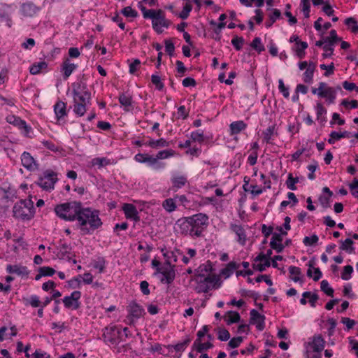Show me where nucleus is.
<instances>
[{
    "label": "nucleus",
    "instance_id": "obj_19",
    "mask_svg": "<svg viewBox=\"0 0 358 358\" xmlns=\"http://www.w3.org/2000/svg\"><path fill=\"white\" fill-rule=\"evenodd\" d=\"M171 181L173 185L171 189L173 192H176L178 189L182 188L186 185L187 182V179L185 176L176 175L171 178Z\"/></svg>",
    "mask_w": 358,
    "mask_h": 358
},
{
    "label": "nucleus",
    "instance_id": "obj_32",
    "mask_svg": "<svg viewBox=\"0 0 358 358\" xmlns=\"http://www.w3.org/2000/svg\"><path fill=\"white\" fill-rule=\"evenodd\" d=\"M145 144L152 148H164V147H168L169 145V143L167 142L164 138H159L158 140L151 139L148 142L145 143Z\"/></svg>",
    "mask_w": 358,
    "mask_h": 358
},
{
    "label": "nucleus",
    "instance_id": "obj_44",
    "mask_svg": "<svg viewBox=\"0 0 358 358\" xmlns=\"http://www.w3.org/2000/svg\"><path fill=\"white\" fill-rule=\"evenodd\" d=\"M251 47L257 51L259 53L264 51V46L262 44L261 38L259 37H255L250 44Z\"/></svg>",
    "mask_w": 358,
    "mask_h": 358
},
{
    "label": "nucleus",
    "instance_id": "obj_12",
    "mask_svg": "<svg viewBox=\"0 0 358 358\" xmlns=\"http://www.w3.org/2000/svg\"><path fill=\"white\" fill-rule=\"evenodd\" d=\"M192 280L196 282H206L208 285L213 283V287L214 288H218L221 285L220 278L215 275L205 277L203 273H199L194 278H192Z\"/></svg>",
    "mask_w": 358,
    "mask_h": 358
},
{
    "label": "nucleus",
    "instance_id": "obj_45",
    "mask_svg": "<svg viewBox=\"0 0 358 358\" xmlns=\"http://www.w3.org/2000/svg\"><path fill=\"white\" fill-rule=\"evenodd\" d=\"M321 290L324 292L327 296H333L334 289L329 286L327 280H323L320 283Z\"/></svg>",
    "mask_w": 358,
    "mask_h": 358
},
{
    "label": "nucleus",
    "instance_id": "obj_24",
    "mask_svg": "<svg viewBox=\"0 0 358 358\" xmlns=\"http://www.w3.org/2000/svg\"><path fill=\"white\" fill-rule=\"evenodd\" d=\"M87 85L83 80H78L72 84L73 96L87 92Z\"/></svg>",
    "mask_w": 358,
    "mask_h": 358
},
{
    "label": "nucleus",
    "instance_id": "obj_11",
    "mask_svg": "<svg viewBox=\"0 0 358 358\" xmlns=\"http://www.w3.org/2000/svg\"><path fill=\"white\" fill-rule=\"evenodd\" d=\"M158 273L163 275L161 282L170 285L173 282L176 277L175 265H166L164 264L162 268L158 269Z\"/></svg>",
    "mask_w": 358,
    "mask_h": 358
},
{
    "label": "nucleus",
    "instance_id": "obj_34",
    "mask_svg": "<svg viewBox=\"0 0 358 358\" xmlns=\"http://www.w3.org/2000/svg\"><path fill=\"white\" fill-rule=\"evenodd\" d=\"M163 208L169 213L176 210L177 206L174 198L165 199L162 203Z\"/></svg>",
    "mask_w": 358,
    "mask_h": 358
},
{
    "label": "nucleus",
    "instance_id": "obj_30",
    "mask_svg": "<svg viewBox=\"0 0 358 358\" xmlns=\"http://www.w3.org/2000/svg\"><path fill=\"white\" fill-rule=\"evenodd\" d=\"M318 96L326 98L329 103H332L336 99V92L332 87H327L325 92H318Z\"/></svg>",
    "mask_w": 358,
    "mask_h": 358
},
{
    "label": "nucleus",
    "instance_id": "obj_50",
    "mask_svg": "<svg viewBox=\"0 0 358 358\" xmlns=\"http://www.w3.org/2000/svg\"><path fill=\"white\" fill-rule=\"evenodd\" d=\"M275 125L273 124V125H271V126H269L264 132H263V135H264V141L267 143H270V140L271 138V136L273 134V132H274V130H275Z\"/></svg>",
    "mask_w": 358,
    "mask_h": 358
},
{
    "label": "nucleus",
    "instance_id": "obj_28",
    "mask_svg": "<svg viewBox=\"0 0 358 358\" xmlns=\"http://www.w3.org/2000/svg\"><path fill=\"white\" fill-rule=\"evenodd\" d=\"M315 69V64L313 62L308 63V66L303 73V81L310 83L313 81V74Z\"/></svg>",
    "mask_w": 358,
    "mask_h": 358
},
{
    "label": "nucleus",
    "instance_id": "obj_39",
    "mask_svg": "<svg viewBox=\"0 0 358 358\" xmlns=\"http://www.w3.org/2000/svg\"><path fill=\"white\" fill-rule=\"evenodd\" d=\"M24 302L25 306L29 305L33 308H37L41 305V302L36 295H31L29 299H24Z\"/></svg>",
    "mask_w": 358,
    "mask_h": 358
},
{
    "label": "nucleus",
    "instance_id": "obj_6",
    "mask_svg": "<svg viewBox=\"0 0 358 358\" xmlns=\"http://www.w3.org/2000/svg\"><path fill=\"white\" fill-rule=\"evenodd\" d=\"M57 173L52 170H46L43 176H40L35 184L43 189L50 191L54 189L55 184L57 181Z\"/></svg>",
    "mask_w": 358,
    "mask_h": 358
},
{
    "label": "nucleus",
    "instance_id": "obj_2",
    "mask_svg": "<svg viewBox=\"0 0 358 358\" xmlns=\"http://www.w3.org/2000/svg\"><path fill=\"white\" fill-rule=\"evenodd\" d=\"M81 202L70 201L57 204L55 207L56 215L65 221H75L80 210Z\"/></svg>",
    "mask_w": 358,
    "mask_h": 358
},
{
    "label": "nucleus",
    "instance_id": "obj_64",
    "mask_svg": "<svg viewBox=\"0 0 358 358\" xmlns=\"http://www.w3.org/2000/svg\"><path fill=\"white\" fill-rule=\"evenodd\" d=\"M230 338V334L228 330L223 329L218 331V339L221 341H227Z\"/></svg>",
    "mask_w": 358,
    "mask_h": 358
},
{
    "label": "nucleus",
    "instance_id": "obj_60",
    "mask_svg": "<svg viewBox=\"0 0 358 358\" xmlns=\"http://www.w3.org/2000/svg\"><path fill=\"white\" fill-rule=\"evenodd\" d=\"M243 341V338L242 336L234 337L229 341L228 345L231 348H236L241 345Z\"/></svg>",
    "mask_w": 358,
    "mask_h": 358
},
{
    "label": "nucleus",
    "instance_id": "obj_37",
    "mask_svg": "<svg viewBox=\"0 0 358 358\" xmlns=\"http://www.w3.org/2000/svg\"><path fill=\"white\" fill-rule=\"evenodd\" d=\"M227 315L229 317L228 318H226L225 320L228 325H230L233 323L239 322L241 321V316L237 312L230 310L227 312Z\"/></svg>",
    "mask_w": 358,
    "mask_h": 358
},
{
    "label": "nucleus",
    "instance_id": "obj_55",
    "mask_svg": "<svg viewBox=\"0 0 358 358\" xmlns=\"http://www.w3.org/2000/svg\"><path fill=\"white\" fill-rule=\"evenodd\" d=\"M198 286L196 287V291L198 293H207L212 289L211 285H208L206 282H197Z\"/></svg>",
    "mask_w": 358,
    "mask_h": 358
},
{
    "label": "nucleus",
    "instance_id": "obj_52",
    "mask_svg": "<svg viewBox=\"0 0 358 358\" xmlns=\"http://www.w3.org/2000/svg\"><path fill=\"white\" fill-rule=\"evenodd\" d=\"M192 9V6L189 3H186L183 7L182 10L179 14V17L182 20L187 19L189 17V13Z\"/></svg>",
    "mask_w": 358,
    "mask_h": 358
},
{
    "label": "nucleus",
    "instance_id": "obj_62",
    "mask_svg": "<svg viewBox=\"0 0 358 358\" xmlns=\"http://www.w3.org/2000/svg\"><path fill=\"white\" fill-rule=\"evenodd\" d=\"M142 11L143 16L145 19H150L151 17H153L155 14L156 10L155 9H147L145 7H142L140 9Z\"/></svg>",
    "mask_w": 358,
    "mask_h": 358
},
{
    "label": "nucleus",
    "instance_id": "obj_10",
    "mask_svg": "<svg viewBox=\"0 0 358 358\" xmlns=\"http://www.w3.org/2000/svg\"><path fill=\"white\" fill-rule=\"evenodd\" d=\"M80 297L81 292L80 291H74L70 296H64L62 301L66 308L78 310L80 307V302L79 301Z\"/></svg>",
    "mask_w": 358,
    "mask_h": 358
},
{
    "label": "nucleus",
    "instance_id": "obj_57",
    "mask_svg": "<svg viewBox=\"0 0 358 358\" xmlns=\"http://www.w3.org/2000/svg\"><path fill=\"white\" fill-rule=\"evenodd\" d=\"M92 164L93 166H97L98 167H102L103 166H106L108 164V160L105 157H96L94 158L92 160Z\"/></svg>",
    "mask_w": 358,
    "mask_h": 358
},
{
    "label": "nucleus",
    "instance_id": "obj_3",
    "mask_svg": "<svg viewBox=\"0 0 358 358\" xmlns=\"http://www.w3.org/2000/svg\"><path fill=\"white\" fill-rule=\"evenodd\" d=\"M13 216L22 220H30L35 214L34 202L31 199H22L13 208Z\"/></svg>",
    "mask_w": 358,
    "mask_h": 358
},
{
    "label": "nucleus",
    "instance_id": "obj_35",
    "mask_svg": "<svg viewBox=\"0 0 358 358\" xmlns=\"http://www.w3.org/2000/svg\"><path fill=\"white\" fill-rule=\"evenodd\" d=\"M119 101L122 106L125 107L126 110H129L128 107L131 106V96L126 93H122L119 96Z\"/></svg>",
    "mask_w": 358,
    "mask_h": 358
},
{
    "label": "nucleus",
    "instance_id": "obj_13",
    "mask_svg": "<svg viewBox=\"0 0 358 358\" xmlns=\"http://www.w3.org/2000/svg\"><path fill=\"white\" fill-rule=\"evenodd\" d=\"M176 225L178 227L180 232L183 235H189L192 237H195L194 235V230L192 229V224L188 217L179 219L176 222Z\"/></svg>",
    "mask_w": 358,
    "mask_h": 358
},
{
    "label": "nucleus",
    "instance_id": "obj_46",
    "mask_svg": "<svg viewBox=\"0 0 358 358\" xmlns=\"http://www.w3.org/2000/svg\"><path fill=\"white\" fill-rule=\"evenodd\" d=\"M341 105L343 106L345 110H351L357 108L358 106V102L356 100L348 101L347 99H343Z\"/></svg>",
    "mask_w": 358,
    "mask_h": 358
},
{
    "label": "nucleus",
    "instance_id": "obj_51",
    "mask_svg": "<svg viewBox=\"0 0 358 358\" xmlns=\"http://www.w3.org/2000/svg\"><path fill=\"white\" fill-rule=\"evenodd\" d=\"M191 138L194 142L202 143L205 140L203 132H200L199 131H193L191 134Z\"/></svg>",
    "mask_w": 358,
    "mask_h": 358
},
{
    "label": "nucleus",
    "instance_id": "obj_21",
    "mask_svg": "<svg viewBox=\"0 0 358 358\" xmlns=\"http://www.w3.org/2000/svg\"><path fill=\"white\" fill-rule=\"evenodd\" d=\"M76 67V64L71 63L68 58L65 59L62 64V71L63 72L64 79H67Z\"/></svg>",
    "mask_w": 358,
    "mask_h": 358
},
{
    "label": "nucleus",
    "instance_id": "obj_16",
    "mask_svg": "<svg viewBox=\"0 0 358 358\" xmlns=\"http://www.w3.org/2000/svg\"><path fill=\"white\" fill-rule=\"evenodd\" d=\"M122 210L126 218L133 220L136 222L140 221L138 212L134 205L131 203H125L122 206Z\"/></svg>",
    "mask_w": 358,
    "mask_h": 358
},
{
    "label": "nucleus",
    "instance_id": "obj_56",
    "mask_svg": "<svg viewBox=\"0 0 358 358\" xmlns=\"http://www.w3.org/2000/svg\"><path fill=\"white\" fill-rule=\"evenodd\" d=\"M151 81L154 85H155L156 88L159 90H162L164 85V83L162 82L161 78L157 75H152L151 76Z\"/></svg>",
    "mask_w": 358,
    "mask_h": 358
},
{
    "label": "nucleus",
    "instance_id": "obj_49",
    "mask_svg": "<svg viewBox=\"0 0 358 358\" xmlns=\"http://www.w3.org/2000/svg\"><path fill=\"white\" fill-rule=\"evenodd\" d=\"M244 38L235 36L231 40V44L236 50H241L244 43Z\"/></svg>",
    "mask_w": 358,
    "mask_h": 358
},
{
    "label": "nucleus",
    "instance_id": "obj_36",
    "mask_svg": "<svg viewBox=\"0 0 358 358\" xmlns=\"http://www.w3.org/2000/svg\"><path fill=\"white\" fill-rule=\"evenodd\" d=\"M353 243L354 242L352 239L346 238L344 241H341L340 249L350 254L353 253L355 252V248L352 247Z\"/></svg>",
    "mask_w": 358,
    "mask_h": 358
},
{
    "label": "nucleus",
    "instance_id": "obj_40",
    "mask_svg": "<svg viewBox=\"0 0 358 358\" xmlns=\"http://www.w3.org/2000/svg\"><path fill=\"white\" fill-rule=\"evenodd\" d=\"M308 45L306 42H300L298 43V45L295 49L296 55L299 59H303L305 57L306 52L305 50L308 48Z\"/></svg>",
    "mask_w": 358,
    "mask_h": 358
},
{
    "label": "nucleus",
    "instance_id": "obj_54",
    "mask_svg": "<svg viewBox=\"0 0 358 358\" xmlns=\"http://www.w3.org/2000/svg\"><path fill=\"white\" fill-rule=\"evenodd\" d=\"M318 236L316 234L312 235L310 237L305 236L303 243L305 245H313L318 242Z\"/></svg>",
    "mask_w": 358,
    "mask_h": 358
},
{
    "label": "nucleus",
    "instance_id": "obj_29",
    "mask_svg": "<svg viewBox=\"0 0 358 358\" xmlns=\"http://www.w3.org/2000/svg\"><path fill=\"white\" fill-rule=\"evenodd\" d=\"M213 346V343L210 342L202 343L201 340L196 339L192 345V350L195 349L198 352H202L205 350L212 348Z\"/></svg>",
    "mask_w": 358,
    "mask_h": 358
},
{
    "label": "nucleus",
    "instance_id": "obj_25",
    "mask_svg": "<svg viewBox=\"0 0 358 358\" xmlns=\"http://www.w3.org/2000/svg\"><path fill=\"white\" fill-rule=\"evenodd\" d=\"M246 127L247 124L242 120L233 122L229 125L230 134H238L241 131L244 130L246 128Z\"/></svg>",
    "mask_w": 358,
    "mask_h": 358
},
{
    "label": "nucleus",
    "instance_id": "obj_59",
    "mask_svg": "<svg viewBox=\"0 0 358 358\" xmlns=\"http://www.w3.org/2000/svg\"><path fill=\"white\" fill-rule=\"evenodd\" d=\"M352 194L358 199V179L354 178L353 181L349 185Z\"/></svg>",
    "mask_w": 358,
    "mask_h": 358
},
{
    "label": "nucleus",
    "instance_id": "obj_61",
    "mask_svg": "<svg viewBox=\"0 0 358 358\" xmlns=\"http://www.w3.org/2000/svg\"><path fill=\"white\" fill-rule=\"evenodd\" d=\"M331 196H327V195H320L319 196V201L321 204V206L324 208H327L329 207H330V199H331Z\"/></svg>",
    "mask_w": 358,
    "mask_h": 358
},
{
    "label": "nucleus",
    "instance_id": "obj_31",
    "mask_svg": "<svg viewBox=\"0 0 358 358\" xmlns=\"http://www.w3.org/2000/svg\"><path fill=\"white\" fill-rule=\"evenodd\" d=\"M143 163H146L149 166H153L155 169H159L164 167V163L158 162V161H157V159H155V157L148 154L145 155Z\"/></svg>",
    "mask_w": 358,
    "mask_h": 358
},
{
    "label": "nucleus",
    "instance_id": "obj_22",
    "mask_svg": "<svg viewBox=\"0 0 358 358\" xmlns=\"http://www.w3.org/2000/svg\"><path fill=\"white\" fill-rule=\"evenodd\" d=\"M38 10V8L31 2L24 3L21 6V12L22 15L26 17L34 16Z\"/></svg>",
    "mask_w": 358,
    "mask_h": 358
},
{
    "label": "nucleus",
    "instance_id": "obj_17",
    "mask_svg": "<svg viewBox=\"0 0 358 358\" xmlns=\"http://www.w3.org/2000/svg\"><path fill=\"white\" fill-rule=\"evenodd\" d=\"M6 271L8 273H15L22 277H28L29 274V271L27 267L20 264H8L6 266Z\"/></svg>",
    "mask_w": 358,
    "mask_h": 358
},
{
    "label": "nucleus",
    "instance_id": "obj_33",
    "mask_svg": "<svg viewBox=\"0 0 358 358\" xmlns=\"http://www.w3.org/2000/svg\"><path fill=\"white\" fill-rule=\"evenodd\" d=\"M48 67V64L43 61L38 63H34L29 68V72L32 75L38 74L42 69H46Z\"/></svg>",
    "mask_w": 358,
    "mask_h": 358
},
{
    "label": "nucleus",
    "instance_id": "obj_9",
    "mask_svg": "<svg viewBox=\"0 0 358 358\" xmlns=\"http://www.w3.org/2000/svg\"><path fill=\"white\" fill-rule=\"evenodd\" d=\"M90 99L91 94L90 92L79 95H74V112H86L89 110L87 106L90 103Z\"/></svg>",
    "mask_w": 358,
    "mask_h": 358
},
{
    "label": "nucleus",
    "instance_id": "obj_1",
    "mask_svg": "<svg viewBox=\"0 0 358 358\" xmlns=\"http://www.w3.org/2000/svg\"><path fill=\"white\" fill-rule=\"evenodd\" d=\"M76 220L78 221L82 235L91 234L103 224L99 217V210L84 208L82 203Z\"/></svg>",
    "mask_w": 358,
    "mask_h": 358
},
{
    "label": "nucleus",
    "instance_id": "obj_41",
    "mask_svg": "<svg viewBox=\"0 0 358 358\" xmlns=\"http://www.w3.org/2000/svg\"><path fill=\"white\" fill-rule=\"evenodd\" d=\"M190 342V339L187 338L182 343H178L176 345H169L166 348L170 350L171 349H174L177 352H182L185 350L186 347Z\"/></svg>",
    "mask_w": 358,
    "mask_h": 358
},
{
    "label": "nucleus",
    "instance_id": "obj_7",
    "mask_svg": "<svg viewBox=\"0 0 358 358\" xmlns=\"http://www.w3.org/2000/svg\"><path fill=\"white\" fill-rule=\"evenodd\" d=\"M154 15L150 18L152 28L157 34H160L163 32L162 27L168 28L171 24V22L166 19L164 12L161 9L157 10Z\"/></svg>",
    "mask_w": 358,
    "mask_h": 358
},
{
    "label": "nucleus",
    "instance_id": "obj_5",
    "mask_svg": "<svg viewBox=\"0 0 358 358\" xmlns=\"http://www.w3.org/2000/svg\"><path fill=\"white\" fill-rule=\"evenodd\" d=\"M188 217L195 237L201 236L203 230L208 225V216L204 213H198Z\"/></svg>",
    "mask_w": 358,
    "mask_h": 358
},
{
    "label": "nucleus",
    "instance_id": "obj_23",
    "mask_svg": "<svg viewBox=\"0 0 358 358\" xmlns=\"http://www.w3.org/2000/svg\"><path fill=\"white\" fill-rule=\"evenodd\" d=\"M325 341L321 335L315 336L313 342L309 343L314 352H322L324 348Z\"/></svg>",
    "mask_w": 358,
    "mask_h": 358
},
{
    "label": "nucleus",
    "instance_id": "obj_8",
    "mask_svg": "<svg viewBox=\"0 0 358 358\" xmlns=\"http://www.w3.org/2000/svg\"><path fill=\"white\" fill-rule=\"evenodd\" d=\"M6 120L9 124L17 127L25 137L31 138L30 134L32 131V129L24 120L13 114L8 115Z\"/></svg>",
    "mask_w": 358,
    "mask_h": 358
},
{
    "label": "nucleus",
    "instance_id": "obj_18",
    "mask_svg": "<svg viewBox=\"0 0 358 358\" xmlns=\"http://www.w3.org/2000/svg\"><path fill=\"white\" fill-rule=\"evenodd\" d=\"M230 229L238 236L237 241L242 245H244L246 241V234L245 229L241 225L231 224Z\"/></svg>",
    "mask_w": 358,
    "mask_h": 358
},
{
    "label": "nucleus",
    "instance_id": "obj_43",
    "mask_svg": "<svg viewBox=\"0 0 358 358\" xmlns=\"http://www.w3.org/2000/svg\"><path fill=\"white\" fill-rule=\"evenodd\" d=\"M121 14H122L126 17H132L135 18L138 16V12L133 9L131 6L124 7L120 11Z\"/></svg>",
    "mask_w": 358,
    "mask_h": 358
},
{
    "label": "nucleus",
    "instance_id": "obj_20",
    "mask_svg": "<svg viewBox=\"0 0 358 358\" xmlns=\"http://www.w3.org/2000/svg\"><path fill=\"white\" fill-rule=\"evenodd\" d=\"M129 315L135 318L138 319L145 314V310L139 304L132 302L129 306Z\"/></svg>",
    "mask_w": 358,
    "mask_h": 358
},
{
    "label": "nucleus",
    "instance_id": "obj_15",
    "mask_svg": "<svg viewBox=\"0 0 358 358\" xmlns=\"http://www.w3.org/2000/svg\"><path fill=\"white\" fill-rule=\"evenodd\" d=\"M22 166L27 170L32 171L37 169V164L34 157L28 152H24L21 156Z\"/></svg>",
    "mask_w": 358,
    "mask_h": 358
},
{
    "label": "nucleus",
    "instance_id": "obj_26",
    "mask_svg": "<svg viewBox=\"0 0 358 358\" xmlns=\"http://www.w3.org/2000/svg\"><path fill=\"white\" fill-rule=\"evenodd\" d=\"M239 266L240 264L235 262H230L225 268L221 270L220 275L224 276L226 278H229L235 270L239 268Z\"/></svg>",
    "mask_w": 358,
    "mask_h": 358
},
{
    "label": "nucleus",
    "instance_id": "obj_53",
    "mask_svg": "<svg viewBox=\"0 0 358 358\" xmlns=\"http://www.w3.org/2000/svg\"><path fill=\"white\" fill-rule=\"evenodd\" d=\"M213 266L212 263L210 261L206 262V264H203L199 266L196 271L198 273L200 272V273L205 272V273H211L213 271Z\"/></svg>",
    "mask_w": 358,
    "mask_h": 358
},
{
    "label": "nucleus",
    "instance_id": "obj_58",
    "mask_svg": "<svg viewBox=\"0 0 358 358\" xmlns=\"http://www.w3.org/2000/svg\"><path fill=\"white\" fill-rule=\"evenodd\" d=\"M301 3L303 6L302 11L303 13L304 17L306 18H308L310 17V4L309 0H301Z\"/></svg>",
    "mask_w": 358,
    "mask_h": 358
},
{
    "label": "nucleus",
    "instance_id": "obj_27",
    "mask_svg": "<svg viewBox=\"0 0 358 358\" xmlns=\"http://www.w3.org/2000/svg\"><path fill=\"white\" fill-rule=\"evenodd\" d=\"M178 255H182L180 250H176L175 251H166L164 252L163 256L166 259L164 264L166 265H171V259L173 261V262H177Z\"/></svg>",
    "mask_w": 358,
    "mask_h": 358
},
{
    "label": "nucleus",
    "instance_id": "obj_38",
    "mask_svg": "<svg viewBox=\"0 0 358 358\" xmlns=\"http://www.w3.org/2000/svg\"><path fill=\"white\" fill-rule=\"evenodd\" d=\"M281 17V13L278 9H273V13L269 15V20L266 21L265 25L266 27H270L273 25V24L276 21L277 19H279Z\"/></svg>",
    "mask_w": 358,
    "mask_h": 358
},
{
    "label": "nucleus",
    "instance_id": "obj_47",
    "mask_svg": "<svg viewBox=\"0 0 358 358\" xmlns=\"http://www.w3.org/2000/svg\"><path fill=\"white\" fill-rule=\"evenodd\" d=\"M353 272V267L350 265L344 266L343 271L341 273V278L344 280H348L351 278V275Z\"/></svg>",
    "mask_w": 358,
    "mask_h": 358
},
{
    "label": "nucleus",
    "instance_id": "obj_14",
    "mask_svg": "<svg viewBox=\"0 0 358 358\" xmlns=\"http://www.w3.org/2000/svg\"><path fill=\"white\" fill-rule=\"evenodd\" d=\"M265 316L264 315H261L258 313L255 309H252L250 310V324H256V328L259 331L264 330L265 327Z\"/></svg>",
    "mask_w": 358,
    "mask_h": 358
},
{
    "label": "nucleus",
    "instance_id": "obj_48",
    "mask_svg": "<svg viewBox=\"0 0 358 358\" xmlns=\"http://www.w3.org/2000/svg\"><path fill=\"white\" fill-rule=\"evenodd\" d=\"M174 154V151L172 150H164L158 152V153L156 155V157L155 159H157V161L158 159H166L171 156H173Z\"/></svg>",
    "mask_w": 358,
    "mask_h": 358
},
{
    "label": "nucleus",
    "instance_id": "obj_4",
    "mask_svg": "<svg viewBox=\"0 0 358 358\" xmlns=\"http://www.w3.org/2000/svg\"><path fill=\"white\" fill-rule=\"evenodd\" d=\"M103 338L106 344L115 348L124 341L122 331L115 326L106 327L103 330Z\"/></svg>",
    "mask_w": 358,
    "mask_h": 358
},
{
    "label": "nucleus",
    "instance_id": "obj_42",
    "mask_svg": "<svg viewBox=\"0 0 358 358\" xmlns=\"http://www.w3.org/2000/svg\"><path fill=\"white\" fill-rule=\"evenodd\" d=\"M299 182V179L298 177L294 178L292 173H289L287 180L286 181L287 187L292 191L296 189V184Z\"/></svg>",
    "mask_w": 358,
    "mask_h": 358
},
{
    "label": "nucleus",
    "instance_id": "obj_63",
    "mask_svg": "<svg viewBox=\"0 0 358 358\" xmlns=\"http://www.w3.org/2000/svg\"><path fill=\"white\" fill-rule=\"evenodd\" d=\"M165 50L168 55L173 56L175 50L173 43L170 40L165 41Z\"/></svg>",
    "mask_w": 358,
    "mask_h": 358
}]
</instances>
